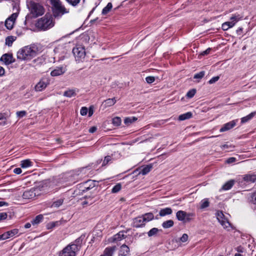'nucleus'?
Returning <instances> with one entry per match:
<instances>
[{"instance_id":"f257e3e1","label":"nucleus","mask_w":256,"mask_h":256,"mask_svg":"<svg viewBox=\"0 0 256 256\" xmlns=\"http://www.w3.org/2000/svg\"><path fill=\"white\" fill-rule=\"evenodd\" d=\"M37 48L34 46H26L17 52V58L20 60H30L36 56Z\"/></svg>"},{"instance_id":"f03ea898","label":"nucleus","mask_w":256,"mask_h":256,"mask_svg":"<svg viewBox=\"0 0 256 256\" xmlns=\"http://www.w3.org/2000/svg\"><path fill=\"white\" fill-rule=\"evenodd\" d=\"M54 26L52 17L51 14H46L44 16L38 19L36 26L40 30H46Z\"/></svg>"},{"instance_id":"7ed1b4c3","label":"nucleus","mask_w":256,"mask_h":256,"mask_svg":"<svg viewBox=\"0 0 256 256\" xmlns=\"http://www.w3.org/2000/svg\"><path fill=\"white\" fill-rule=\"evenodd\" d=\"M29 9L32 16L31 17L30 15L28 14L26 17V20L29 18H36L40 16H42L44 12V8L41 4L32 1L30 2Z\"/></svg>"},{"instance_id":"20e7f679","label":"nucleus","mask_w":256,"mask_h":256,"mask_svg":"<svg viewBox=\"0 0 256 256\" xmlns=\"http://www.w3.org/2000/svg\"><path fill=\"white\" fill-rule=\"evenodd\" d=\"M154 218L152 213L148 212L141 216H138L133 220L132 226L135 228H140L144 226L146 224Z\"/></svg>"},{"instance_id":"39448f33","label":"nucleus","mask_w":256,"mask_h":256,"mask_svg":"<svg viewBox=\"0 0 256 256\" xmlns=\"http://www.w3.org/2000/svg\"><path fill=\"white\" fill-rule=\"evenodd\" d=\"M52 14L55 18L61 17L64 14V8L60 0H50Z\"/></svg>"},{"instance_id":"423d86ee","label":"nucleus","mask_w":256,"mask_h":256,"mask_svg":"<svg viewBox=\"0 0 256 256\" xmlns=\"http://www.w3.org/2000/svg\"><path fill=\"white\" fill-rule=\"evenodd\" d=\"M242 16L238 14H232L230 21L224 22L222 25V28L224 30H227L229 28L234 27L235 24L242 18Z\"/></svg>"},{"instance_id":"0eeeda50","label":"nucleus","mask_w":256,"mask_h":256,"mask_svg":"<svg viewBox=\"0 0 256 256\" xmlns=\"http://www.w3.org/2000/svg\"><path fill=\"white\" fill-rule=\"evenodd\" d=\"M72 52L75 56L76 60H82L85 58V49L82 46L78 45L74 48Z\"/></svg>"},{"instance_id":"6e6552de","label":"nucleus","mask_w":256,"mask_h":256,"mask_svg":"<svg viewBox=\"0 0 256 256\" xmlns=\"http://www.w3.org/2000/svg\"><path fill=\"white\" fill-rule=\"evenodd\" d=\"M216 218L224 228L230 230L231 225L222 212L218 211L216 214Z\"/></svg>"},{"instance_id":"1a4fd4ad","label":"nucleus","mask_w":256,"mask_h":256,"mask_svg":"<svg viewBox=\"0 0 256 256\" xmlns=\"http://www.w3.org/2000/svg\"><path fill=\"white\" fill-rule=\"evenodd\" d=\"M78 250V244H72L65 248V256H75Z\"/></svg>"},{"instance_id":"9d476101","label":"nucleus","mask_w":256,"mask_h":256,"mask_svg":"<svg viewBox=\"0 0 256 256\" xmlns=\"http://www.w3.org/2000/svg\"><path fill=\"white\" fill-rule=\"evenodd\" d=\"M62 182V178H61L60 176H57L46 180V184H48L50 186L53 188L54 186H58Z\"/></svg>"},{"instance_id":"9b49d317","label":"nucleus","mask_w":256,"mask_h":256,"mask_svg":"<svg viewBox=\"0 0 256 256\" xmlns=\"http://www.w3.org/2000/svg\"><path fill=\"white\" fill-rule=\"evenodd\" d=\"M192 214H187L182 210H179L176 214V216L178 220L186 222L190 220L188 218L190 216H192Z\"/></svg>"},{"instance_id":"f8f14e48","label":"nucleus","mask_w":256,"mask_h":256,"mask_svg":"<svg viewBox=\"0 0 256 256\" xmlns=\"http://www.w3.org/2000/svg\"><path fill=\"white\" fill-rule=\"evenodd\" d=\"M49 84L48 80L46 78H42L35 86L36 91H42Z\"/></svg>"},{"instance_id":"ddd939ff","label":"nucleus","mask_w":256,"mask_h":256,"mask_svg":"<svg viewBox=\"0 0 256 256\" xmlns=\"http://www.w3.org/2000/svg\"><path fill=\"white\" fill-rule=\"evenodd\" d=\"M77 174L74 172H66V182H68V184H72L75 183L77 180Z\"/></svg>"},{"instance_id":"4468645a","label":"nucleus","mask_w":256,"mask_h":256,"mask_svg":"<svg viewBox=\"0 0 256 256\" xmlns=\"http://www.w3.org/2000/svg\"><path fill=\"white\" fill-rule=\"evenodd\" d=\"M0 60L2 61L6 65L13 63L14 60L13 58L12 54H3L0 58Z\"/></svg>"},{"instance_id":"2eb2a0df","label":"nucleus","mask_w":256,"mask_h":256,"mask_svg":"<svg viewBox=\"0 0 256 256\" xmlns=\"http://www.w3.org/2000/svg\"><path fill=\"white\" fill-rule=\"evenodd\" d=\"M237 120H234L225 124L220 129V132H224L232 129L236 125Z\"/></svg>"},{"instance_id":"dca6fc26","label":"nucleus","mask_w":256,"mask_h":256,"mask_svg":"<svg viewBox=\"0 0 256 256\" xmlns=\"http://www.w3.org/2000/svg\"><path fill=\"white\" fill-rule=\"evenodd\" d=\"M34 192L35 190L34 189L26 190L24 192L22 198L24 199H32L36 196V194Z\"/></svg>"},{"instance_id":"f3484780","label":"nucleus","mask_w":256,"mask_h":256,"mask_svg":"<svg viewBox=\"0 0 256 256\" xmlns=\"http://www.w3.org/2000/svg\"><path fill=\"white\" fill-rule=\"evenodd\" d=\"M18 233V230L17 228H14L12 230H10L2 234V236L4 237V240H6L10 238L13 237Z\"/></svg>"},{"instance_id":"a211bd4d","label":"nucleus","mask_w":256,"mask_h":256,"mask_svg":"<svg viewBox=\"0 0 256 256\" xmlns=\"http://www.w3.org/2000/svg\"><path fill=\"white\" fill-rule=\"evenodd\" d=\"M116 249V246L106 248L104 250L103 254L100 256H112Z\"/></svg>"},{"instance_id":"6ab92c4d","label":"nucleus","mask_w":256,"mask_h":256,"mask_svg":"<svg viewBox=\"0 0 256 256\" xmlns=\"http://www.w3.org/2000/svg\"><path fill=\"white\" fill-rule=\"evenodd\" d=\"M244 180L248 182H256V174H249L244 176Z\"/></svg>"},{"instance_id":"aec40b11","label":"nucleus","mask_w":256,"mask_h":256,"mask_svg":"<svg viewBox=\"0 0 256 256\" xmlns=\"http://www.w3.org/2000/svg\"><path fill=\"white\" fill-rule=\"evenodd\" d=\"M129 251V248L127 246L123 244L120 247L118 256H126L128 254Z\"/></svg>"},{"instance_id":"412c9836","label":"nucleus","mask_w":256,"mask_h":256,"mask_svg":"<svg viewBox=\"0 0 256 256\" xmlns=\"http://www.w3.org/2000/svg\"><path fill=\"white\" fill-rule=\"evenodd\" d=\"M33 162L30 159H26L21 161L20 166L22 168H28L32 166Z\"/></svg>"},{"instance_id":"4be33fe9","label":"nucleus","mask_w":256,"mask_h":256,"mask_svg":"<svg viewBox=\"0 0 256 256\" xmlns=\"http://www.w3.org/2000/svg\"><path fill=\"white\" fill-rule=\"evenodd\" d=\"M234 184V180H230L226 182L222 186V189L224 190H230Z\"/></svg>"},{"instance_id":"5701e85b","label":"nucleus","mask_w":256,"mask_h":256,"mask_svg":"<svg viewBox=\"0 0 256 256\" xmlns=\"http://www.w3.org/2000/svg\"><path fill=\"white\" fill-rule=\"evenodd\" d=\"M64 72L62 67H57L56 69L52 70L50 72V75L52 76H58Z\"/></svg>"},{"instance_id":"b1692460","label":"nucleus","mask_w":256,"mask_h":256,"mask_svg":"<svg viewBox=\"0 0 256 256\" xmlns=\"http://www.w3.org/2000/svg\"><path fill=\"white\" fill-rule=\"evenodd\" d=\"M126 238V235L124 232H120L115 234L113 237V241L117 242L121 240Z\"/></svg>"},{"instance_id":"393cba45","label":"nucleus","mask_w":256,"mask_h":256,"mask_svg":"<svg viewBox=\"0 0 256 256\" xmlns=\"http://www.w3.org/2000/svg\"><path fill=\"white\" fill-rule=\"evenodd\" d=\"M172 210L170 208H165L162 209L159 212V214L161 216H164L166 215H169L172 214Z\"/></svg>"},{"instance_id":"a878e982","label":"nucleus","mask_w":256,"mask_h":256,"mask_svg":"<svg viewBox=\"0 0 256 256\" xmlns=\"http://www.w3.org/2000/svg\"><path fill=\"white\" fill-rule=\"evenodd\" d=\"M44 219V216L42 214H38L36 216V218L31 221L32 224L33 225L38 224L41 222Z\"/></svg>"},{"instance_id":"bb28decb","label":"nucleus","mask_w":256,"mask_h":256,"mask_svg":"<svg viewBox=\"0 0 256 256\" xmlns=\"http://www.w3.org/2000/svg\"><path fill=\"white\" fill-rule=\"evenodd\" d=\"M84 188L86 190H90L95 186V182L94 180H88L84 184Z\"/></svg>"},{"instance_id":"cd10ccee","label":"nucleus","mask_w":256,"mask_h":256,"mask_svg":"<svg viewBox=\"0 0 256 256\" xmlns=\"http://www.w3.org/2000/svg\"><path fill=\"white\" fill-rule=\"evenodd\" d=\"M16 40V37L14 36H8L6 38V44L11 46L13 42Z\"/></svg>"},{"instance_id":"c85d7f7f","label":"nucleus","mask_w":256,"mask_h":256,"mask_svg":"<svg viewBox=\"0 0 256 256\" xmlns=\"http://www.w3.org/2000/svg\"><path fill=\"white\" fill-rule=\"evenodd\" d=\"M255 114H256V112H253L250 113V114H248L244 117L242 118H241V122L243 124V123L248 122L250 120H251L254 116Z\"/></svg>"},{"instance_id":"c756f323","label":"nucleus","mask_w":256,"mask_h":256,"mask_svg":"<svg viewBox=\"0 0 256 256\" xmlns=\"http://www.w3.org/2000/svg\"><path fill=\"white\" fill-rule=\"evenodd\" d=\"M192 116V114L190 112H188L186 113L181 114L178 117L180 120H184L190 118Z\"/></svg>"},{"instance_id":"7c9ffc66","label":"nucleus","mask_w":256,"mask_h":256,"mask_svg":"<svg viewBox=\"0 0 256 256\" xmlns=\"http://www.w3.org/2000/svg\"><path fill=\"white\" fill-rule=\"evenodd\" d=\"M95 202V200H94V198H92L90 196H86V200L83 202H82V204L83 206L85 204H92Z\"/></svg>"},{"instance_id":"2f4dec72","label":"nucleus","mask_w":256,"mask_h":256,"mask_svg":"<svg viewBox=\"0 0 256 256\" xmlns=\"http://www.w3.org/2000/svg\"><path fill=\"white\" fill-rule=\"evenodd\" d=\"M116 102V100L114 98H108L106 100L104 104L106 106H113Z\"/></svg>"},{"instance_id":"473e14b6","label":"nucleus","mask_w":256,"mask_h":256,"mask_svg":"<svg viewBox=\"0 0 256 256\" xmlns=\"http://www.w3.org/2000/svg\"><path fill=\"white\" fill-rule=\"evenodd\" d=\"M14 22L10 19L7 18L5 21V26L8 30H12L13 28Z\"/></svg>"},{"instance_id":"72a5a7b5","label":"nucleus","mask_w":256,"mask_h":256,"mask_svg":"<svg viewBox=\"0 0 256 256\" xmlns=\"http://www.w3.org/2000/svg\"><path fill=\"white\" fill-rule=\"evenodd\" d=\"M152 168V166L147 165L142 169L140 173L142 174V175H145L148 173L150 171Z\"/></svg>"},{"instance_id":"f704fd0d","label":"nucleus","mask_w":256,"mask_h":256,"mask_svg":"<svg viewBox=\"0 0 256 256\" xmlns=\"http://www.w3.org/2000/svg\"><path fill=\"white\" fill-rule=\"evenodd\" d=\"M76 94V93L74 90L69 89L65 91V96L72 98Z\"/></svg>"},{"instance_id":"c9c22d12","label":"nucleus","mask_w":256,"mask_h":256,"mask_svg":"<svg viewBox=\"0 0 256 256\" xmlns=\"http://www.w3.org/2000/svg\"><path fill=\"white\" fill-rule=\"evenodd\" d=\"M112 7V4L111 2H108L106 6L103 8L102 10V14L104 15L108 14L110 10Z\"/></svg>"},{"instance_id":"e433bc0d","label":"nucleus","mask_w":256,"mask_h":256,"mask_svg":"<svg viewBox=\"0 0 256 256\" xmlns=\"http://www.w3.org/2000/svg\"><path fill=\"white\" fill-rule=\"evenodd\" d=\"M174 225V222L172 220H168L164 222L162 226L164 228H168L172 227Z\"/></svg>"},{"instance_id":"4c0bfd02","label":"nucleus","mask_w":256,"mask_h":256,"mask_svg":"<svg viewBox=\"0 0 256 256\" xmlns=\"http://www.w3.org/2000/svg\"><path fill=\"white\" fill-rule=\"evenodd\" d=\"M209 204H210L209 202H208V200L206 198H204V199L202 200L200 202V208L203 209V208L208 207L209 206Z\"/></svg>"},{"instance_id":"58836bf2","label":"nucleus","mask_w":256,"mask_h":256,"mask_svg":"<svg viewBox=\"0 0 256 256\" xmlns=\"http://www.w3.org/2000/svg\"><path fill=\"white\" fill-rule=\"evenodd\" d=\"M63 202L64 200L62 198L58 199L53 202L52 207L58 208L63 204Z\"/></svg>"},{"instance_id":"ea45409f","label":"nucleus","mask_w":256,"mask_h":256,"mask_svg":"<svg viewBox=\"0 0 256 256\" xmlns=\"http://www.w3.org/2000/svg\"><path fill=\"white\" fill-rule=\"evenodd\" d=\"M137 118L136 117L126 118H125L124 122L126 125H129L135 122Z\"/></svg>"},{"instance_id":"a19ab883","label":"nucleus","mask_w":256,"mask_h":256,"mask_svg":"<svg viewBox=\"0 0 256 256\" xmlns=\"http://www.w3.org/2000/svg\"><path fill=\"white\" fill-rule=\"evenodd\" d=\"M33 62L34 64H36V66L41 65L44 63V60L42 58L39 57L34 60Z\"/></svg>"},{"instance_id":"79ce46f5","label":"nucleus","mask_w":256,"mask_h":256,"mask_svg":"<svg viewBox=\"0 0 256 256\" xmlns=\"http://www.w3.org/2000/svg\"><path fill=\"white\" fill-rule=\"evenodd\" d=\"M159 230L158 228H152L148 232V236H154L158 232Z\"/></svg>"},{"instance_id":"37998d69","label":"nucleus","mask_w":256,"mask_h":256,"mask_svg":"<svg viewBox=\"0 0 256 256\" xmlns=\"http://www.w3.org/2000/svg\"><path fill=\"white\" fill-rule=\"evenodd\" d=\"M122 188V186L120 184H118L115 185L112 190V193H116L118 192Z\"/></svg>"},{"instance_id":"c03bdc74","label":"nucleus","mask_w":256,"mask_h":256,"mask_svg":"<svg viewBox=\"0 0 256 256\" xmlns=\"http://www.w3.org/2000/svg\"><path fill=\"white\" fill-rule=\"evenodd\" d=\"M121 122V119L118 117H116L112 119V124L115 126H119Z\"/></svg>"},{"instance_id":"a18cd8bd","label":"nucleus","mask_w":256,"mask_h":256,"mask_svg":"<svg viewBox=\"0 0 256 256\" xmlns=\"http://www.w3.org/2000/svg\"><path fill=\"white\" fill-rule=\"evenodd\" d=\"M26 114L27 112L26 110L18 111L16 113L17 117H18L19 118L25 116L26 115Z\"/></svg>"},{"instance_id":"49530a36","label":"nucleus","mask_w":256,"mask_h":256,"mask_svg":"<svg viewBox=\"0 0 256 256\" xmlns=\"http://www.w3.org/2000/svg\"><path fill=\"white\" fill-rule=\"evenodd\" d=\"M58 222H51L50 223H48L46 224V228L48 230L52 229L54 228L56 225H58Z\"/></svg>"},{"instance_id":"de8ad7c7","label":"nucleus","mask_w":256,"mask_h":256,"mask_svg":"<svg viewBox=\"0 0 256 256\" xmlns=\"http://www.w3.org/2000/svg\"><path fill=\"white\" fill-rule=\"evenodd\" d=\"M204 76V72L202 71L194 74V78L195 79H200Z\"/></svg>"},{"instance_id":"09e8293b","label":"nucleus","mask_w":256,"mask_h":256,"mask_svg":"<svg viewBox=\"0 0 256 256\" xmlns=\"http://www.w3.org/2000/svg\"><path fill=\"white\" fill-rule=\"evenodd\" d=\"M196 92V90L194 89H192L190 90H189L187 94H186V96L188 98H192L194 95L195 94Z\"/></svg>"},{"instance_id":"8fccbe9b","label":"nucleus","mask_w":256,"mask_h":256,"mask_svg":"<svg viewBox=\"0 0 256 256\" xmlns=\"http://www.w3.org/2000/svg\"><path fill=\"white\" fill-rule=\"evenodd\" d=\"M188 236L187 234H184L180 238V240L182 242H185L188 240Z\"/></svg>"},{"instance_id":"3c124183","label":"nucleus","mask_w":256,"mask_h":256,"mask_svg":"<svg viewBox=\"0 0 256 256\" xmlns=\"http://www.w3.org/2000/svg\"><path fill=\"white\" fill-rule=\"evenodd\" d=\"M88 112V109L86 106H83L81 108L80 113L82 116H86Z\"/></svg>"},{"instance_id":"603ef678","label":"nucleus","mask_w":256,"mask_h":256,"mask_svg":"<svg viewBox=\"0 0 256 256\" xmlns=\"http://www.w3.org/2000/svg\"><path fill=\"white\" fill-rule=\"evenodd\" d=\"M18 16V13L14 12V13H13L8 18L11 20H12L13 22H14Z\"/></svg>"},{"instance_id":"864d4df0","label":"nucleus","mask_w":256,"mask_h":256,"mask_svg":"<svg viewBox=\"0 0 256 256\" xmlns=\"http://www.w3.org/2000/svg\"><path fill=\"white\" fill-rule=\"evenodd\" d=\"M66 0L68 2V4H71L73 6H76V5H77L80 1V0Z\"/></svg>"},{"instance_id":"5fc2aeb1","label":"nucleus","mask_w":256,"mask_h":256,"mask_svg":"<svg viewBox=\"0 0 256 256\" xmlns=\"http://www.w3.org/2000/svg\"><path fill=\"white\" fill-rule=\"evenodd\" d=\"M111 160H112L111 156H106L103 161L102 166L106 164Z\"/></svg>"},{"instance_id":"6e6d98bb","label":"nucleus","mask_w":256,"mask_h":256,"mask_svg":"<svg viewBox=\"0 0 256 256\" xmlns=\"http://www.w3.org/2000/svg\"><path fill=\"white\" fill-rule=\"evenodd\" d=\"M155 80L154 77V76H148L146 78V80L148 84H151L154 82Z\"/></svg>"},{"instance_id":"4d7b16f0","label":"nucleus","mask_w":256,"mask_h":256,"mask_svg":"<svg viewBox=\"0 0 256 256\" xmlns=\"http://www.w3.org/2000/svg\"><path fill=\"white\" fill-rule=\"evenodd\" d=\"M7 213L4 212H0V221L6 220L7 218Z\"/></svg>"},{"instance_id":"13d9d810","label":"nucleus","mask_w":256,"mask_h":256,"mask_svg":"<svg viewBox=\"0 0 256 256\" xmlns=\"http://www.w3.org/2000/svg\"><path fill=\"white\" fill-rule=\"evenodd\" d=\"M220 78L218 76L213 77L208 82L209 84H212L217 82Z\"/></svg>"},{"instance_id":"bf43d9fd","label":"nucleus","mask_w":256,"mask_h":256,"mask_svg":"<svg viewBox=\"0 0 256 256\" xmlns=\"http://www.w3.org/2000/svg\"><path fill=\"white\" fill-rule=\"evenodd\" d=\"M94 107L92 106H91L89 108V109L88 110V116L90 117L94 114Z\"/></svg>"},{"instance_id":"052dcab7","label":"nucleus","mask_w":256,"mask_h":256,"mask_svg":"<svg viewBox=\"0 0 256 256\" xmlns=\"http://www.w3.org/2000/svg\"><path fill=\"white\" fill-rule=\"evenodd\" d=\"M236 160V158L234 157H231L227 159L226 160V162L228 164H231L235 162Z\"/></svg>"},{"instance_id":"680f3d73","label":"nucleus","mask_w":256,"mask_h":256,"mask_svg":"<svg viewBox=\"0 0 256 256\" xmlns=\"http://www.w3.org/2000/svg\"><path fill=\"white\" fill-rule=\"evenodd\" d=\"M22 169L20 168H16L14 170V172L17 174H20L22 173Z\"/></svg>"},{"instance_id":"e2e57ef3","label":"nucleus","mask_w":256,"mask_h":256,"mask_svg":"<svg viewBox=\"0 0 256 256\" xmlns=\"http://www.w3.org/2000/svg\"><path fill=\"white\" fill-rule=\"evenodd\" d=\"M252 200L254 204H256V192L252 194Z\"/></svg>"},{"instance_id":"0e129e2a","label":"nucleus","mask_w":256,"mask_h":256,"mask_svg":"<svg viewBox=\"0 0 256 256\" xmlns=\"http://www.w3.org/2000/svg\"><path fill=\"white\" fill-rule=\"evenodd\" d=\"M210 50H211V48H208L207 50H206L204 51L202 53V54L203 55V56L208 54L210 53Z\"/></svg>"},{"instance_id":"69168bd1","label":"nucleus","mask_w":256,"mask_h":256,"mask_svg":"<svg viewBox=\"0 0 256 256\" xmlns=\"http://www.w3.org/2000/svg\"><path fill=\"white\" fill-rule=\"evenodd\" d=\"M97 128L96 126H92L89 129L88 131L90 133H93L95 132Z\"/></svg>"},{"instance_id":"338daca9","label":"nucleus","mask_w":256,"mask_h":256,"mask_svg":"<svg viewBox=\"0 0 256 256\" xmlns=\"http://www.w3.org/2000/svg\"><path fill=\"white\" fill-rule=\"evenodd\" d=\"M61 48H62V46H56L54 50V52L56 54V53H58L59 52V50H60Z\"/></svg>"},{"instance_id":"774afa93","label":"nucleus","mask_w":256,"mask_h":256,"mask_svg":"<svg viewBox=\"0 0 256 256\" xmlns=\"http://www.w3.org/2000/svg\"><path fill=\"white\" fill-rule=\"evenodd\" d=\"M8 203L6 202H4V201H0V206H8Z\"/></svg>"}]
</instances>
